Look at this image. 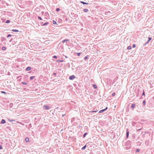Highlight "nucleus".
<instances>
[{
  "mask_svg": "<svg viewBox=\"0 0 154 154\" xmlns=\"http://www.w3.org/2000/svg\"><path fill=\"white\" fill-rule=\"evenodd\" d=\"M86 147V145H85L82 148V150H84Z\"/></svg>",
  "mask_w": 154,
  "mask_h": 154,
  "instance_id": "2eb2a0df",
  "label": "nucleus"
},
{
  "mask_svg": "<svg viewBox=\"0 0 154 154\" xmlns=\"http://www.w3.org/2000/svg\"><path fill=\"white\" fill-rule=\"evenodd\" d=\"M35 77V76H31L30 77V79L31 80H32Z\"/></svg>",
  "mask_w": 154,
  "mask_h": 154,
  "instance_id": "aec40b11",
  "label": "nucleus"
},
{
  "mask_svg": "<svg viewBox=\"0 0 154 154\" xmlns=\"http://www.w3.org/2000/svg\"><path fill=\"white\" fill-rule=\"evenodd\" d=\"M141 129H142V128H140V129H138V130H137V131H140V130H141Z\"/></svg>",
  "mask_w": 154,
  "mask_h": 154,
  "instance_id": "de8ad7c7",
  "label": "nucleus"
},
{
  "mask_svg": "<svg viewBox=\"0 0 154 154\" xmlns=\"http://www.w3.org/2000/svg\"><path fill=\"white\" fill-rule=\"evenodd\" d=\"M143 104L144 106H145L146 104V101L145 100H144L143 102Z\"/></svg>",
  "mask_w": 154,
  "mask_h": 154,
  "instance_id": "b1692460",
  "label": "nucleus"
},
{
  "mask_svg": "<svg viewBox=\"0 0 154 154\" xmlns=\"http://www.w3.org/2000/svg\"><path fill=\"white\" fill-rule=\"evenodd\" d=\"M107 109H108V107H106V108L105 109L100 110L99 112V113H102L104 111H105L106 110H107Z\"/></svg>",
  "mask_w": 154,
  "mask_h": 154,
  "instance_id": "7ed1b4c3",
  "label": "nucleus"
},
{
  "mask_svg": "<svg viewBox=\"0 0 154 154\" xmlns=\"http://www.w3.org/2000/svg\"><path fill=\"white\" fill-rule=\"evenodd\" d=\"M135 124H136L135 122H133V125H134Z\"/></svg>",
  "mask_w": 154,
  "mask_h": 154,
  "instance_id": "a18cd8bd",
  "label": "nucleus"
},
{
  "mask_svg": "<svg viewBox=\"0 0 154 154\" xmlns=\"http://www.w3.org/2000/svg\"><path fill=\"white\" fill-rule=\"evenodd\" d=\"M12 38H11V39L10 40L9 42H11V41H12Z\"/></svg>",
  "mask_w": 154,
  "mask_h": 154,
  "instance_id": "09e8293b",
  "label": "nucleus"
},
{
  "mask_svg": "<svg viewBox=\"0 0 154 154\" xmlns=\"http://www.w3.org/2000/svg\"><path fill=\"white\" fill-rule=\"evenodd\" d=\"M1 92L2 94H6V92H5V91H1Z\"/></svg>",
  "mask_w": 154,
  "mask_h": 154,
  "instance_id": "f704fd0d",
  "label": "nucleus"
},
{
  "mask_svg": "<svg viewBox=\"0 0 154 154\" xmlns=\"http://www.w3.org/2000/svg\"><path fill=\"white\" fill-rule=\"evenodd\" d=\"M9 121L11 122L12 121H14V120H11L10 119H8Z\"/></svg>",
  "mask_w": 154,
  "mask_h": 154,
  "instance_id": "c9c22d12",
  "label": "nucleus"
},
{
  "mask_svg": "<svg viewBox=\"0 0 154 154\" xmlns=\"http://www.w3.org/2000/svg\"><path fill=\"white\" fill-rule=\"evenodd\" d=\"M53 57L54 58H57V56H55V55H54V56H53Z\"/></svg>",
  "mask_w": 154,
  "mask_h": 154,
  "instance_id": "ea45409f",
  "label": "nucleus"
},
{
  "mask_svg": "<svg viewBox=\"0 0 154 154\" xmlns=\"http://www.w3.org/2000/svg\"><path fill=\"white\" fill-rule=\"evenodd\" d=\"M43 107L44 109L45 110H47V109H49V107L48 106L44 105L43 106Z\"/></svg>",
  "mask_w": 154,
  "mask_h": 154,
  "instance_id": "20e7f679",
  "label": "nucleus"
},
{
  "mask_svg": "<svg viewBox=\"0 0 154 154\" xmlns=\"http://www.w3.org/2000/svg\"><path fill=\"white\" fill-rule=\"evenodd\" d=\"M81 53H77L76 54L78 56H79L80 55Z\"/></svg>",
  "mask_w": 154,
  "mask_h": 154,
  "instance_id": "c85d7f7f",
  "label": "nucleus"
},
{
  "mask_svg": "<svg viewBox=\"0 0 154 154\" xmlns=\"http://www.w3.org/2000/svg\"><path fill=\"white\" fill-rule=\"evenodd\" d=\"M25 141L26 142H28L29 141V138L28 137H26L25 138Z\"/></svg>",
  "mask_w": 154,
  "mask_h": 154,
  "instance_id": "4468645a",
  "label": "nucleus"
},
{
  "mask_svg": "<svg viewBox=\"0 0 154 154\" xmlns=\"http://www.w3.org/2000/svg\"><path fill=\"white\" fill-rule=\"evenodd\" d=\"M6 47H5V46H3L2 47V49L3 50H6Z\"/></svg>",
  "mask_w": 154,
  "mask_h": 154,
  "instance_id": "412c9836",
  "label": "nucleus"
},
{
  "mask_svg": "<svg viewBox=\"0 0 154 154\" xmlns=\"http://www.w3.org/2000/svg\"><path fill=\"white\" fill-rule=\"evenodd\" d=\"M53 24H57L56 22L54 20L53 21Z\"/></svg>",
  "mask_w": 154,
  "mask_h": 154,
  "instance_id": "a878e982",
  "label": "nucleus"
},
{
  "mask_svg": "<svg viewBox=\"0 0 154 154\" xmlns=\"http://www.w3.org/2000/svg\"><path fill=\"white\" fill-rule=\"evenodd\" d=\"M97 110L91 111L90 112H97Z\"/></svg>",
  "mask_w": 154,
  "mask_h": 154,
  "instance_id": "72a5a7b5",
  "label": "nucleus"
},
{
  "mask_svg": "<svg viewBox=\"0 0 154 154\" xmlns=\"http://www.w3.org/2000/svg\"><path fill=\"white\" fill-rule=\"evenodd\" d=\"M21 83L23 85H26V84H27V83L26 82H21Z\"/></svg>",
  "mask_w": 154,
  "mask_h": 154,
  "instance_id": "7c9ffc66",
  "label": "nucleus"
},
{
  "mask_svg": "<svg viewBox=\"0 0 154 154\" xmlns=\"http://www.w3.org/2000/svg\"><path fill=\"white\" fill-rule=\"evenodd\" d=\"M131 46H129L127 48V49L128 50H130V49H131Z\"/></svg>",
  "mask_w": 154,
  "mask_h": 154,
  "instance_id": "cd10ccee",
  "label": "nucleus"
},
{
  "mask_svg": "<svg viewBox=\"0 0 154 154\" xmlns=\"http://www.w3.org/2000/svg\"><path fill=\"white\" fill-rule=\"evenodd\" d=\"M6 123V121L4 119H2V121L0 122V124H5Z\"/></svg>",
  "mask_w": 154,
  "mask_h": 154,
  "instance_id": "6e6552de",
  "label": "nucleus"
},
{
  "mask_svg": "<svg viewBox=\"0 0 154 154\" xmlns=\"http://www.w3.org/2000/svg\"><path fill=\"white\" fill-rule=\"evenodd\" d=\"M65 57L66 58H67L68 57L66 56H65Z\"/></svg>",
  "mask_w": 154,
  "mask_h": 154,
  "instance_id": "8fccbe9b",
  "label": "nucleus"
},
{
  "mask_svg": "<svg viewBox=\"0 0 154 154\" xmlns=\"http://www.w3.org/2000/svg\"><path fill=\"white\" fill-rule=\"evenodd\" d=\"M136 151L137 152H138L140 151V149H136Z\"/></svg>",
  "mask_w": 154,
  "mask_h": 154,
  "instance_id": "e433bc0d",
  "label": "nucleus"
},
{
  "mask_svg": "<svg viewBox=\"0 0 154 154\" xmlns=\"http://www.w3.org/2000/svg\"><path fill=\"white\" fill-rule=\"evenodd\" d=\"M89 57V55H87V56H86L84 57V59L85 60H87L88 57Z\"/></svg>",
  "mask_w": 154,
  "mask_h": 154,
  "instance_id": "f3484780",
  "label": "nucleus"
},
{
  "mask_svg": "<svg viewBox=\"0 0 154 154\" xmlns=\"http://www.w3.org/2000/svg\"><path fill=\"white\" fill-rule=\"evenodd\" d=\"M149 41H149V40H148V41H147V42H146L145 43V44H144V45H147V44L149 43Z\"/></svg>",
  "mask_w": 154,
  "mask_h": 154,
  "instance_id": "bb28decb",
  "label": "nucleus"
},
{
  "mask_svg": "<svg viewBox=\"0 0 154 154\" xmlns=\"http://www.w3.org/2000/svg\"><path fill=\"white\" fill-rule=\"evenodd\" d=\"M69 39H65L64 40L62 41V42L63 43H64V42H69Z\"/></svg>",
  "mask_w": 154,
  "mask_h": 154,
  "instance_id": "1a4fd4ad",
  "label": "nucleus"
},
{
  "mask_svg": "<svg viewBox=\"0 0 154 154\" xmlns=\"http://www.w3.org/2000/svg\"><path fill=\"white\" fill-rule=\"evenodd\" d=\"M80 3H82L83 5H88L89 4V3H86L85 2H84L83 1H80L79 2Z\"/></svg>",
  "mask_w": 154,
  "mask_h": 154,
  "instance_id": "423d86ee",
  "label": "nucleus"
},
{
  "mask_svg": "<svg viewBox=\"0 0 154 154\" xmlns=\"http://www.w3.org/2000/svg\"><path fill=\"white\" fill-rule=\"evenodd\" d=\"M63 60H57V62H63Z\"/></svg>",
  "mask_w": 154,
  "mask_h": 154,
  "instance_id": "5701e85b",
  "label": "nucleus"
},
{
  "mask_svg": "<svg viewBox=\"0 0 154 154\" xmlns=\"http://www.w3.org/2000/svg\"><path fill=\"white\" fill-rule=\"evenodd\" d=\"M38 18L40 20H42V19L41 17L39 16H38Z\"/></svg>",
  "mask_w": 154,
  "mask_h": 154,
  "instance_id": "473e14b6",
  "label": "nucleus"
},
{
  "mask_svg": "<svg viewBox=\"0 0 154 154\" xmlns=\"http://www.w3.org/2000/svg\"><path fill=\"white\" fill-rule=\"evenodd\" d=\"M145 92L144 91H143V92L142 93V96H145Z\"/></svg>",
  "mask_w": 154,
  "mask_h": 154,
  "instance_id": "a19ab883",
  "label": "nucleus"
},
{
  "mask_svg": "<svg viewBox=\"0 0 154 154\" xmlns=\"http://www.w3.org/2000/svg\"><path fill=\"white\" fill-rule=\"evenodd\" d=\"M60 10V9L59 8H56V11H57L58 12V11H59Z\"/></svg>",
  "mask_w": 154,
  "mask_h": 154,
  "instance_id": "c756f323",
  "label": "nucleus"
},
{
  "mask_svg": "<svg viewBox=\"0 0 154 154\" xmlns=\"http://www.w3.org/2000/svg\"><path fill=\"white\" fill-rule=\"evenodd\" d=\"M93 87L95 89H97V86L95 84H93Z\"/></svg>",
  "mask_w": 154,
  "mask_h": 154,
  "instance_id": "ddd939ff",
  "label": "nucleus"
},
{
  "mask_svg": "<svg viewBox=\"0 0 154 154\" xmlns=\"http://www.w3.org/2000/svg\"><path fill=\"white\" fill-rule=\"evenodd\" d=\"M148 40L149 41H150L152 39V38L151 37H149L148 38Z\"/></svg>",
  "mask_w": 154,
  "mask_h": 154,
  "instance_id": "58836bf2",
  "label": "nucleus"
},
{
  "mask_svg": "<svg viewBox=\"0 0 154 154\" xmlns=\"http://www.w3.org/2000/svg\"><path fill=\"white\" fill-rule=\"evenodd\" d=\"M48 23V22H45L44 24H43V26H46L47 25Z\"/></svg>",
  "mask_w": 154,
  "mask_h": 154,
  "instance_id": "4be33fe9",
  "label": "nucleus"
},
{
  "mask_svg": "<svg viewBox=\"0 0 154 154\" xmlns=\"http://www.w3.org/2000/svg\"><path fill=\"white\" fill-rule=\"evenodd\" d=\"M11 34H8V35H7V38H8V37H11Z\"/></svg>",
  "mask_w": 154,
  "mask_h": 154,
  "instance_id": "4c0bfd02",
  "label": "nucleus"
},
{
  "mask_svg": "<svg viewBox=\"0 0 154 154\" xmlns=\"http://www.w3.org/2000/svg\"><path fill=\"white\" fill-rule=\"evenodd\" d=\"M129 134V131L128 129L126 130V137L127 138L128 137Z\"/></svg>",
  "mask_w": 154,
  "mask_h": 154,
  "instance_id": "39448f33",
  "label": "nucleus"
},
{
  "mask_svg": "<svg viewBox=\"0 0 154 154\" xmlns=\"http://www.w3.org/2000/svg\"><path fill=\"white\" fill-rule=\"evenodd\" d=\"M12 31L14 32H18L19 31V30L15 29H13L12 30Z\"/></svg>",
  "mask_w": 154,
  "mask_h": 154,
  "instance_id": "a211bd4d",
  "label": "nucleus"
},
{
  "mask_svg": "<svg viewBox=\"0 0 154 154\" xmlns=\"http://www.w3.org/2000/svg\"><path fill=\"white\" fill-rule=\"evenodd\" d=\"M112 96H114L115 95V93H113L112 94Z\"/></svg>",
  "mask_w": 154,
  "mask_h": 154,
  "instance_id": "37998d69",
  "label": "nucleus"
},
{
  "mask_svg": "<svg viewBox=\"0 0 154 154\" xmlns=\"http://www.w3.org/2000/svg\"><path fill=\"white\" fill-rule=\"evenodd\" d=\"M31 69V68L30 67L28 66L26 67V71H29Z\"/></svg>",
  "mask_w": 154,
  "mask_h": 154,
  "instance_id": "9d476101",
  "label": "nucleus"
},
{
  "mask_svg": "<svg viewBox=\"0 0 154 154\" xmlns=\"http://www.w3.org/2000/svg\"><path fill=\"white\" fill-rule=\"evenodd\" d=\"M131 145V142L129 140H128L124 144V145L125 146H130Z\"/></svg>",
  "mask_w": 154,
  "mask_h": 154,
  "instance_id": "f257e3e1",
  "label": "nucleus"
},
{
  "mask_svg": "<svg viewBox=\"0 0 154 154\" xmlns=\"http://www.w3.org/2000/svg\"><path fill=\"white\" fill-rule=\"evenodd\" d=\"M136 47V45L135 44H133L132 45V48H134Z\"/></svg>",
  "mask_w": 154,
  "mask_h": 154,
  "instance_id": "79ce46f5",
  "label": "nucleus"
},
{
  "mask_svg": "<svg viewBox=\"0 0 154 154\" xmlns=\"http://www.w3.org/2000/svg\"><path fill=\"white\" fill-rule=\"evenodd\" d=\"M2 149V146L1 145H0V149Z\"/></svg>",
  "mask_w": 154,
  "mask_h": 154,
  "instance_id": "c03bdc74",
  "label": "nucleus"
},
{
  "mask_svg": "<svg viewBox=\"0 0 154 154\" xmlns=\"http://www.w3.org/2000/svg\"><path fill=\"white\" fill-rule=\"evenodd\" d=\"M10 22V20H7L5 22V23H8Z\"/></svg>",
  "mask_w": 154,
  "mask_h": 154,
  "instance_id": "6ab92c4d",
  "label": "nucleus"
},
{
  "mask_svg": "<svg viewBox=\"0 0 154 154\" xmlns=\"http://www.w3.org/2000/svg\"><path fill=\"white\" fill-rule=\"evenodd\" d=\"M65 115V114H64V115H63L62 116V117H63Z\"/></svg>",
  "mask_w": 154,
  "mask_h": 154,
  "instance_id": "3c124183",
  "label": "nucleus"
},
{
  "mask_svg": "<svg viewBox=\"0 0 154 154\" xmlns=\"http://www.w3.org/2000/svg\"><path fill=\"white\" fill-rule=\"evenodd\" d=\"M85 12H87L88 11V9L85 8L83 10Z\"/></svg>",
  "mask_w": 154,
  "mask_h": 154,
  "instance_id": "dca6fc26",
  "label": "nucleus"
},
{
  "mask_svg": "<svg viewBox=\"0 0 154 154\" xmlns=\"http://www.w3.org/2000/svg\"><path fill=\"white\" fill-rule=\"evenodd\" d=\"M75 78V77L74 75L70 76L69 77V79L71 80H72Z\"/></svg>",
  "mask_w": 154,
  "mask_h": 154,
  "instance_id": "f03ea898",
  "label": "nucleus"
},
{
  "mask_svg": "<svg viewBox=\"0 0 154 154\" xmlns=\"http://www.w3.org/2000/svg\"><path fill=\"white\" fill-rule=\"evenodd\" d=\"M44 15H45V16L46 17V18H48L49 14H48V12H45V13Z\"/></svg>",
  "mask_w": 154,
  "mask_h": 154,
  "instance_id": "0eeeda50",
  "label": "nucleus"
},
{
  "mask_svg": "<svg viewBox=\"0 0 154 154\" xmlns=\"http://www.w3.org/2000/svg\"><path fill=\"white\" fill-rule=\"evenodd\" d=\"M53 75H56V73H55V72H54V73H53Z\"/></svg>",
  "mask_w": 154,
  "mask_h": 154,
  "instance_id": "49530a36",
  "label": "nucleus"
},
{
  "mask_svg": "<svg viewBox=\"0 0 154 154\" xmlns=\"http://www.w3.org/2000/svg\"><path fill=\"white\" fill-rule=\"evenodd\" d=\"M77 127L78 128L80 129L82 127V126H80V125H79L77 126Z\"/></svg>",
  "mask_w": 154,
  "mask_h": 154,
  "instance_id": "393cba45",
  "label": "nucleus"
},
{
  "mask_svg": "<svg viewBox=\"0 0 154 154\" xmlns=\"http://www.w3.org/2000/svg\"><path fill=\"white\" fill-rule=\"evenodd\" d=\"M87 134H88V133L87 132H86L85 133H84L83 136V138H84L85 137L86 135H87Z\"/></svg>",
  "mask_w": 154,
  "mask_h": 154,
  "instance_id": "f8f14e48",
  "label": "nucleus"
},
{
  "mask_svg": "<svg viewBox=\"0 0 154 154\" xmlns=\"http://www.w3.org/2000/svg\"><path fill=\"white\" fill-rule=\"evenodd\" d=\"M135 106V104H132L131 106V108H134V106Z\"/></svg>",
  "mask_w": 154,
  "mask_h": 154,
  "instance_id": "9b49d317",
  "label": "nucleus"
},
{
  "mask_svg": "<svg viewBox=\"0 0 154 154\" xmlns=\"http://www.w3.org/2000/svg\"><path fill=\"white\" fill-rule=\"evenodd\" d=\"M13 106V103H10L9 104V106L11 107Z\"/></svg>",
  "mask_w": 154,
  "mask_h": 154,
  "instance_id": "2f4dec72",
  "label": "nucleus"
}]
</instances>
